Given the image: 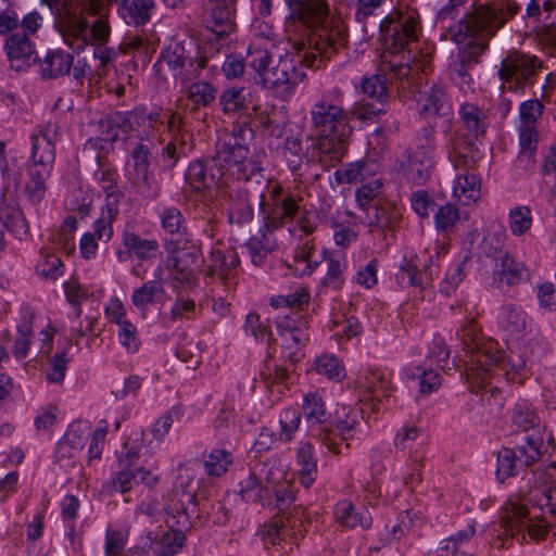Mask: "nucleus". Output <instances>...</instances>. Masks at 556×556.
<instances>
[{"label":"nucleus","mask_w":556,"mask_h":556,"mask_svg":"<svg viewBox=\"0 0 556 556\" xmlns=\"http://www.w3.org/2000/svg\"><path fill=\"white\" fill-rule=\"evenodd\" d=\"M416 371H412L407 374L408 378L415 379L419 378V392L422 394H429L434 392L441 386V377L433 369H421L420 367L416 368Z\"/></svg>","instance_id":"obj_59"},{"label":"nucleus","mask_w":556,"mask_h":556,"mask_svg":"<svg viewBox=\"0 0 556 556\" xmlns=\"http://www.w3.org/2000/svg\"><path fill=\"white\" fill-rule=\"evenodd\" d=\"M544 105L538 99H530L519 106L520 124L518 127L519 139L530 142L531 138L538 137V121L543 114Z\"/></svg>","instance_id":"obj_30"},{"label":"nucleus","mask_w":556,"mask_h":556,"mask_svg":"<svg viewBox=\"0 0 556 556\" xmlns=\"http://www.w3.org/2000/svg\"><path fill=\"white\" fill-rule=\"evenodd\" d=\"M165 249L168 252L165 265L167 269L176 271V279L182 282H190L194 275L193 268L198 265L201 253L197 247H178L175 242H166Z\"/></svg>","instance_id":"obj_18"},{"label":"nucleus","mask_w":556,"mask_h":556,"mask_svg":"<svg viewBox=\"0 0 556 556\" xmlns=\"http://www.w3.org/2000/svg\"><path fill=\"white\" fill-rule=\"evenodd\" d=\"M162 276L163 268L159 266L154 273L155 279L146 281L132 291L131 303L134 306L140 311H146L149 305L163 301L165 288Z\"/></svg>","instance_id":"obj_29"},{"label":"nucleus","mask_w":556,"mask_h":556,"mask_svg":"<svg viewBox=\"0 0 556 556\" xmlns=\"http://www.w3.org/2000/svg\"><path fill=\"white\" fill-rule=\"evenodd\" d=\"M459 116L465 127L475 138H478L485 132V114L476 104H463L459 109Z\"/></svg>","instance_id":"obj_43"},{"label":"nucleus","mask_w":556,"mask_h":556,"mask_svg":"<svg viewBox=\"0 0 556 556\" xmlns=\"http://www.w3.org/2000/svg\"><path fill=\"white\" fill-rule=\"evenodd\" d=\"M299 212L296 201L291 197L281 200H275L273 204H268L263 199L261 214L264 219V229L266 232H273L277 228L283 226L291 220Z\"/></svg>","instance_id":"obj_25"},{"label":"nucleus","mask_w":556,"mask_h":556,"mask_svg":"<svg viewBox=\"0 0 556 556\" xmlns=\"http://www.w3.org/2000/svg\"><path fill=\"white\" fill-rule=\"evenodd\" d=\"M222 176L219 168H208L204 160L191 162L186 170L185 180L187 186L197 193H204L218 184Z\"/></svg>","instance_id":"obj_27"},{"label":"nucleus","mask_w":556,"mask_h":556,"mask_svg":"<svg viewBox=\"0 0 556 556\" xmlns=\"http://www.w3.org/2000/svg\"><path fill=\"white\" fill-rule=\"evenodd\" d=\"M358 387L366 391L364 400L380 402L381 396H389L390 382L380 370H371L357 380Z\"/></svg>","instance_id":"obj_35"},{"label":"nucleus","mask_w":556,"mask_h":556,"mask_svg":"<svg viewBox=\"0 0 556 556\" xmlns=\"http://www.w3.org/2000/svg\"><path fill=\"white\" fill-rule=\"evenodd\" d=\"M355 200L363 211H368L374 204L386 200L384 182L381 178L363 184L355 191Z\"/></svg>","instance_id":"obj_39"},{"label":"nucleus","mask_w":556,"mask_h":556,"mask_svg":"<svg viewBox=\"0 0 556 556\" xmlns=\"http://www.w3.org/2000/svg\"><path fill=\"white\" fill-rule=\"evenodd\" d=\"M309 301V293L306 288L300 287L293 293L279 295L271 299V305L275 307H296L302 308Z\"/></svg>","instance_id":"obj_62"},{"label":"nucleus","mask_w":556,"mask_h":556,"mask_svg":"<svg viewBox=\"0 0 556 556\" xmlns=\"http://www.w3.org/2000/svg\"><path fill=\"white\" fill-rule=\"evenodd\" d=\"M380 29L387 49L399 53L410 42L417 41L420 33L419 15L410 9L392 12L382 20Z\"/></svg>","instance_id":"obj_8"},{"label":"nucleus","mask_w":556,"mask_h":556,"mask_svg":"<svg viewBox=\"0 0 556 556\" xmlns=\"http://www.w3.org/2000/svg\"><path fill=\"white\" fill-rule=\"evenodd\" d=\"M31 153L27 166L28 180L25 191L33 203H39L47 191V179L54 167L58 127L48 124L31 136Z\"/></svg>","instance_id":"obj_5"},{"label":"nucleus","mask_w":556,"mask_h":556,"mask_svg":"<svg viewBox=\"0 0 556 556\" xmlns=\"http://www.w3.org/2000/svg\"><path fill=\"white\" fill-rule=\"evenodd\" d=\"M327 273L323 279L325 287L339 290L344 283L345 263L342 260L329 257L326 260Z\"/></svg>","instance_id":"obj_55"},{"label":"nucleus","mask_w":556,"mask_h":556,"mask_svg":"<svg viewBox=\"0 0 556 556\" xmlns=\"http://www.w3.org/2000/svg\"><path fill=\"white\" fill-rule=\"evenodd\" d=\"M505 233L503 231H494L488 232L481 243L479 244L480 255H484L486 257H495L497 260L498 256H502L505 252H503Z\"/></svg>","instance_id":"obj_56"},{"label":"nucleus","mask_w":556,"mask_h":556,"mask_svg":"<svg viewBox=\"0 0 556 556\" xmlns=\"http://www.w3.org/2000/svg\"><path fill=\"white\" fill-rule=\"evenodd\" d=\"M349 42L348 29L340 21L328 23L313 30L309 46L320 59L330 60L333 55L345 49Z\"/></svg>","instance_id":"obj_13"},{"label":"nucleus","mask_w":556,"mask_h":556,"mask_svg":"<svg viewBox=\"0 0 556 556\" xmlns=\"http://www.w3.org/2000/svg\"><path fill=\"white\" fill-rule=\"evenodd\" d=\"M41 256L42 260L36 266V270L40 276L51 280L62 276L63 263L55 254L42 251Z\"/></svg>","instance_id":"obj_54"},{"label":"nucleus","mask_w":556,"mask_h":556,"mask_svg":"<svg viewBox=\"0 0 556 556\" xmlns=\"http://www.w3.org/2000/svg\"><path fill=\"white\" fill-rule=\"evenodd\" d=\"M303 412L306 420L311 422V435L317 438L329 451H334L337 433L328 426H321L326 417V408L321 396L308 393L304 396Z\"/></svg>","instance_id":"obj_16"},{"label":"nucleus","mask_w":556,"mask_h":556,"mask_svg":"<svg viewBox=\"0 0 556 556\" xmlns=\"http://www.w3.org/2000/svg\"><path fill=\"white\" fill-rule=\"evenodd\" d=\"M513 421L518 428L527 431L538 426L540 420L536 413L531 407L518 403L514 408Z\"/></svg>","instance_id":"obj_63"},{"label":"nucleus","mask_w":556,"mask_h":556,"mask_svg":"<svg viewBox=\"0 0 556 556\" xmlns=\"http://www.w3.org/2000/svg\"><path fill=\"white\" fill-rule=\"evenodd\" d=\"M389 64L390 62H383L379 68V73L363 78L362 89L368 97V100L364 101L362 106L357 110L359 118L371 119L374 116L387 112L389 100L388 88L389 86L391 87Z\"/></svg>","instance_id":"obj_11"},{"label":"nucleus","mask_w":556,"mask_h":556,"mask_svg":"<svg viewBox=\"0 0 556 556\" xmlns=\"http://www.w3.org/2000/svg\"><path fill=\"white\" fill-rule=\"evenodd\" d=\"M0 220L15 237L22 238L28 233L25 216L15 204H3L0 206Z\"/></svg>","instance_id":"obj_42"},{"label":"nucleus","mask_w":556,"mask_h":556,"mask_svg":"<svg viewBox=\"0 0 556 556\" xmlns=\"http://www.w3.org/2000/svg\"><path fill=\"white\" fill-rule=\"evenodd\" d=\"M5 51L11 68L16 72L26 71L38 60L34 43L24 33L12 34L5 41Z\"/></svg>","instance_id":"obj_23"},{"label":"nucleus","mask_w":556,"mask_h":556,"mask_svg":"<svg viewBox=\"0 0 556 556\" xmlns=\"http://www.w3.org/2000/svg\"><path fill=\"white\" fill-rule=\"evenodd\" d=\"M142 116L137 112L127 113H114L106 118L109 126V134L111 139L117 140L121 135H126L135 128L136 125H140Z\"/></svg>","instance_id":"obj_44"},{"label":"nucleus","mask_w":556,"mask_h":556,"mask_svg":"<svg viewBox=\"0 0 556 556\" xmlns=\"http://www.w3.org/2000/svg\"><path fill=\"white\" fill-rule=\"evenodd\" d=\"M358 412L342 407L341 412H336V427L332 430L337 433L334 451H330L333 454L341 453L339 445L342 441H346L352 438L351 432L357 424Z\"/></svg>","instance_id":"obj_40"},{"label":"nucleus","mask_w":556,"mask_h":556,"mask_svg":"<svg viewBox=\"0 0 556 556\" xmlns=\"http://www.w3.org/2000/svg\"><path fill=\"white\" fill-rule=\"evenodd\" d=\"M481 181L475 174L459 173L453 186V192L464 204L475 202L480 198Z\"/></svg>","instance_id":"obj_37"},{"label":"nucleus","mask_w":556,"mask_h":556,"mask_svg":"<svg viewBox=\"0 0 556 556\" xmlns=\"http://www.w3.org/2000/svg\"><path fill=\"white\" fill-rule=\"evenodd\" d=\"M367 218L371 231H374V228L394 230L400 218V212L386 199L381 203L369 207Z\"/></svg>","instance_id":"obj_33"},{"label":"nucleus","mask_w":556,"mask_h":556,"mask_svg":"<svg viewBox=\"0 0 556 556\" xmlns=\"http://www.w3.org/2000/svg\"><path fill=\"white\" fill-rule=\"evenodd\" d=\"M248 96L245 88H229L219 97V104L224 113H235L245 108Z\"/></svg>","instance_id":"obj_52"},{"label":"nucleus","mask_w":556,"mask_h":556,"mask_svg":"<svg viewBox=\"0 0 556 556\" xmlns=\"http://www.w3.org/2000/svg\"><path fill=\"white\" fill-rule=\"evenodd\" d=\"M154 144L139 142L130 152L127 163V180L130 189L144 198H156L161 187L150 169Z\"/></svg>","instance_id":"obj_7"},{"label":"nucleus","mask_w":556,"mask_h":556,"mask_svg":"<svg viewBox=\"0 0 556 556\" xmlns=\"http://www.w3.org/2000/svg\"><path fill=\"white\" fill-rule=\"evenodd\" d=\"M548 528V525L535 522L532 517H529V510L523 504L511 502L503 508L498 528L495 530L498 532L500 540L516 538L517 541L522 542L526 532L532 539L540 540L547 534Z\"/></svg>","instance_id":"obj_9"},{"label":"nucleus","mask_w":556,"mask_h":556,"mask_svg":"<svg viewBox=\"0 0 556 556\" xmlns=\"http://www.w3.org/2000/svg\"><path fill=\"white\" fill-rule=\"evenodd\" d=\"M316 55H301L289 51L281 53L275 48L251 47L245 62L255 73V84L268 90L289 92L305 79L304 66H314Z\"/></svg>","instance_id":"obj_1"},{"label":"nucleus","mask_w":556,"mask_h":556,"mask_svg":"<svg viewBox=\"0 0 556 556\" xmlns=\"http://www.w3.org/2000/svg\"><path fill=\"white\" fill-rule=\"evenodd\" d=\"M236 2L237 0H208L204 22L219 38L233 30Z\"/></svg>","instance_id":"obj_21"},{"label":"nucleus","mask_w":556,"mask_h":556,"mask_svg":"<svg viewBox=\"0 0 556 556\" xmlns=\"http://www.w3.org/2000/svg\"><path fill=\"white\" fill-rule=\"evenodd\" d=\"M532 225L531 211L528 206H519L509 212V228L515 236L526 233Z\"/></svg>","instance_id":"obj_57"},{"label":"nucleus","mask_w":556,"mask_h":556,"mask_svg":"<svg viewBox=\"0 0 556 556\" xmlns=\"http://www.w3.org/2000/svg\"><path fill=\"white\" fill-rule=\"evenodd\" d=\"M391 78V87H395L397 93L403 97L414 98L421 93L424 77L417 68H413L408 63L395 64L390 62L388 65Z\"/></svg>","instance_id":"obj_24"},{"label":"nucleus","mask_w":556,"mask_h":556,"mask_svg":"<svg viewBox=\"0 0 556 556\" xmlns=\"http://www.w3.org/2000/svg\"><path fill=\"white\" fill-rule=\"evenodd\" d=\"M262 533L266 544L270 543L271 545H276L280 540H285L287 536L291 535L292 531L281 517L274 519L271 523L265 526Z\"/></svg>","instance_id":"obj_61"},{"label":"nucleus","mask_w":556,"mask_h":556,"mask_svg":"<svg viewBox=\"0 0 556 556\" xmlns=\"http://www.w3.org/2000/svg\"><path fill=\"white\" fill-rule=\"evenodd\" d=\"M516 453L510 448H503L497 453L496 477L500 482L516 475Z\"/></svg>","instance_id":"obj_58"},{"label":"nucleus","mask_w":556,"mask_h":556,"mask_svg":"<svg viewBox=\"0 0 556 556\" xmlns=\"http://www.w3.org/2000/svg\"><path fill=\"white\" fill-rule=\"evenodd\" d=\"M244 184L237 189H231L227 193L229 202V218L236 219L238 224L248 223L253 217V205L257 204L260 207L263 205L265 199L266 182L257 181L255 186L251 181V177L243 178Z\"/></svg>","instance_id":"obj_12"},{"label":"nucleus","mask_w":556,"mask_h":556,"mask_svg":"<svg viewBox=\"0 0 556 556\" xmlns=\"http://www.w3.org/2000/svg\"><path fill=\"white\" fill-rule=\"evenodd\" d=\"M448 155L455 168L472 169L481 159V152L475 141L455 134L450 141Z\"/></svg>","instance_id":"obj_26"},{"label":"nucleus","mask_w":556,"mask_h":556,"mask_svg":"<svg viewBox=\"0 0 556 556\" xmlns=\"http://www.w3.org/2000/svg\"><path fill=\"white\" fill-rule=\"evenodd\" d=\"M154 10V0H123L121 14L127 24L139 26L150 21Z\"/></svg>","instance_id":"obj_34"},{"label":"nucleus","mask_w":556,"mask_h":556,"mask_svg":"<svg viewBox=\"0 0 556 556\" xmlns=\"http://www.w3.org/2000/svg\"><path fill=\"white\" fill-rule=\"evenodd\" d=\"M473 21L469 18V22H463L459 30L454 34V42L459 46V51L457 60L450 65V75L463 90L471 88L472 78L469 73L471 65L479 63V58L484 53L489 40L494 36L493 29L488 30L482 37L468 39Z\"/></svg>","instance_id":"obj_6"},{"label":"nucleus","mask_w":556,"mask_h":556,"mask_svg":"<svg viewBox=\"0 0 556 556\" xmlns=\"http://www.w3.org/2000/svg\"><path fill=\"white\" fill-rule=\"evenodd\" d=\"M457 334L481 368L484 364H493L498 359L497 342L492 339L484 340L475 319H468Z\"/></svg>","instance_id":"obj_15"},{"label":"nucleus","mask_w":556,"mask_h":556,"mask_svg":"<svg viewBox=\"0 0 556 556\" xmlns=\"http://www.w3.org/2000/svg\"><path fill=\"white\" fill-rule=\"evenodd\" d=\"M542 67L541 61L535 55L513 52L502 60L498 76L509 91H523L531 86Z\"/></svg>","instance_id":"obj_10"},{"label":"nucleus","mask_w":556,"mask_h":556,"mask_svg":"<svg viewBox=\"0 0 556 556\" xmlns=\"http://www.w3.org/2000/svg\"><path fill=\"white\" fill-rule=\"evenodd\" d=\"M528 359L522 354H516L510 352L509 355L504 357L503 352L498 349V359L493 364H484L481 369L485 374H492L493 371H502L503 375H507L509 369L515 372H520L526 368Z\"/></svg>","instance_id":"obj_45"},{"label":"nucleus","mask_w":556,"mask_h":556,"mask_svg":"<svg viewBox=\"0 0 556 556\" xmlns=\"http://www.w3.org/2000/svg\"><path fill=\"white\" fill-rule=\"evenodd\" d=\"M264 492H267V489L262 484L255 471L249 470L243 475L239 482V494L243 501L258 502Z\"/></svg>","instance_id":"obj_47"},{"label":"nucleus","mask_w":556,"mask_h":556,"mask_svg":"<svg viewBox=\"0 0 556 556\" xmlns=\"http://www.w3.org/2000/svg\"><path fill=\"white\" fill-rule=\"evenodd\" d=\"M114 198V202L108 201L105 204V208L102 211L101 217L98 218L93 225V232L98 241H109L112 237V222L116 217L118 210L116 205V198Z\"/></svg>","instance_id":"obj_46"},{"label":"nucleus","mask_w":556,"mask_h":556,"mask_svg":"<svg viewBox=\"0 0 556 556\" xmlns=\"http://www.w3.org/2000/svg\"><path fill=\"white\" fill-rule=\"evenodd\" d=\"M312 139L309 141L312 142ZM285 150L290 154V156H287V161L289 164V167L292 169L294 174L302 175L299 173L301 169V165L303 163V160H305L306 164L314 163L316 161L324 163L327 162L329 159L328 156L323 155L321 161L318 156L314 161L308 162L306 159V155L311 156L313 154V148L312 143L306 147V152L303 153L302 142L296 137H288L285 142Z\"/></svg>","instance_id":"obj_38"},{"label":"nucleus","mask_w":556,"mask_h":556,"mask_svg":"<svg viewBox=\"0 0 556 556\" xmlns=\"http://www.w3.org/2000/svg\"><path fill=\"white\" fill-rule=\"evenodd\" d=\"M392 0H356L355 5V20L358 23L366 24L370 17L378 15L379 11L391 5Z\"/></svg>","instance_id":"obj_53"},{"label":"nucleus","mask_w":556,"mask_h":556,"mask_svg":"<svg viewBox=\"0 0 556 556\" xmlns=\"http://www.w3.org/2000/svg\"><path fill=\"white\" fill-rule=\"evenodd\" d=\"M494 275L501 283L506 286H516L527 277V269L523 264L518 262L508 252L497 257L494 267Z\"/></svg>","instance_id":"obj_32"},{"label":"nucleus","mask_w":556,"mask_h":556,"mask_svg":"<svg viewBox=\"0 0 556 556\" xmlns=\"http://www.w3.org/2000/svg\"><path fill=\"white\" fill-rule=\"evenodd\" d=\"M301 414L295 408H286L280 413L279 424L281 428L280 439L290 441L294 432L299 429Z\"/></svg>","instance_id":"obj_60"},{"label":"nucleus","mask_w":556,"mask_h":556,"mask_svg":"<svg viewBox=\"0 0 556 556\" xmlns=\"http://www.w3.org/2000/svg\"><path fill=\"white\" fill-rule=\"evenodd\" d=\"M316 371L330 379L340 380L344 377V369L340 365L339 359L334 356H321L316 361Z\"/></svg>","instance_id":"obj_64"},{"label":"nucleus","mask_w":556,"mask_h":556,"mask_svg":"<svg viewBox=\"0 0 556 556\" xmlns=\"http://www.w3.org/2000/svg\"><path fill=\"white\" fill-rule=\"evenodd\" d=\"M185 540L186 538L181 530L165 531L161 539L155 542L159 546L156 552L161 556H173L181 549Z\"/></svg>","instance_id":"obj_51"},{"label":"nucleus","mask_w":556,"mask_h":556,"mask_svg":"<svg viewBox=\"0 0 556 556\" xmlns=\"http://www.w3.org/2000/svg\"><path fill=\"white\" fill-rule=\"evenodd\" d=\"M311 117L314 127L320 129V132L316 139H312L313 154L306 155L307 161H314L316 156L321 161L325 155L331 162H339L346 152L352 130L348 112L323 99L313 105Z\"/></svg>","instance_id":"obj_3"},{"label":"nucleus","mask_w":556,"mask_h":556,"mask_svg":"<svg viewBox=\"0 0 556 556\" xmlns=\"http://www.w3.org/2000/svg\"><path fill=\"white\" fill-rule=\"evenodd\" d=\"M445 91L437 86L426 93L421 111L429 115H445L448 111Z\"/></svg>","instance_id":"obj_48"},{"label":"nucleus","mask_w":556,"mask_h":556,"mask_svg":"<svg viewBox=\"0 0 556 556\" xmlns=\"http://www.w3.org/2000/svg\"><path fill=\"white\" fill-rule=\"evenodd\" d=\"M217 96V89L207 81H195L188 86L187 97L195 105L207 106Z\"/></svg>","instance_id":"obj_49"},{"label":"nucleus","mask_w":556,"mask_h":556,"mask_svg":"<svg viewBox=\"0 0 556 556\" xmlns=\"http://www.w3.org/2000/svg\"><path fill=\"white\" fill-rule=\"evenodd\" d=\"M123 244L142 261L152 260L159 252L156 240L143 239L134 232H124Z\"/></svg>","instance_id":"obj_41"},{"label":"nucleus","mask_w":556,"mask_h":556,"mask_svg":"<svg viewBox=\"0 0 556 556\" xmlns=\"http://www.w3.org/2000/svg\"><path fill=\"white\" fill-rule=\"evenodd\" d=\"M296 463L300 467V480L303 486L309 488L317 473V459L314 455V447L311 443H303L296 451Z\"/></svg>","instance_id":"obj_36"},{"label":"nucleus","mask_w":556,"mask_h":556,"mask_svg":"<svg viewBox=\"0 0 556 556\" xmlns=\"http://www.w3.org/2000/svg\"><path fill=\"white\" fill-rule=\"evenodd\" d=\"M528 481L532 483V490L528 491L529 501H536L540 506L546 505L552 513L556 509V468L554 466L545 469L531 470L527 473Z\"/></svg>","instance_id":"obj_19"},{"label":"nucleus","mask_w":556,"mask_h":556,"mask_svg":"<svg viewBox=\"0 0 556 556\" xmlns=\"http://www.w3.org/2000/svg\"><path fill=\"white\" fill-rule=\"evenodd\" d=\"M54 16V26L64 42L73 50L83 51L92 43L104 45L111 34L109 22L99 16L91 24L78 14L73 0H40Z\"/></svg>","instance_id":"obj_4"},{"label":"nucleus","mask_w":556,"mask_h":556,"mask_svg":"<svg viewBox=\"0 0 556 556\" xmlns=\"http://www.w3.org/2000/svg\"><path fill=\"white\" fill-rule=\"evenodd\" d=\"M278 328V338L274 339V344L280 346L285 361L295 365L304 356L302 348L308 341V334L302 327L293 326L289 320Z\"/></svg>","instance_id":"obj_20"},{"label":"nucleus","mask_w":556,"mask_h":556,"mask_svg":"<svg viewBox=\"0 0 556 556\" xmlns=\"http://www.w3.org/2000/svg\"><path fill=\"white\" fill-rule=\"evenodd\" d=\"M248 155L249 149L240 142L237 137L219 138L216 143L215 155L213 162L220 169L226 167L232 169V174L237 176L238 180L249 178L248 169Z\"/></svg>","instance_id":"obj_14"},{"label":"nucleus","mask_w":556,"mask_h":556,"mask_svg":"<svg viewBox=\"0 0 556 556\" xmlns=\"http://www.w3.org/2000/svg\"><path fill=\"white\" fill-rule=\"evenodd\" d=\"M285 2L290 11V17L313 30L330 21V8L326 0H285Z\"/></svg>","instance_id":"obj_17"},{"label":"nucleus","mask_w":556,"mask_h":556,"mask_svg":"<svg viewBox=\"0 0 556 556\" xmlns=\"http://www.w3.org/2000/svg\"><path fill=\"white\" fill-rule=\"evenodd\" d=\"M336 518L342 526L351 529L359 527L363 530L369 529L372 518L365 507L355 508L350 501H341L336 506Z\"/></svg>","instance_id":"obj_31"},{"label":"nucleus","mask_w":556,"mask_h":556,"mask_svg":"<svg viewBox=\"0 0 556 556\" xmlns=\"http://www.w3.org/2000/svg\"><path fill=\"white\" fill-rule=\"evenodd\" d=\"M240 264L237 252L232 249L222 251L219 249L211 252L210 264L206 275L217 278L227 288L237 285L238 266Z\"/></svg>","instance_id":"obj_22"},{"label":"nucleus","mask_w":556,"mask_h":556,"mask_svg":"<svg viewBox=\"0 0 556 556\" xmlns=\"http://www.w3.org/2000/svg\"><path fill=\"white\" fill-rule=\"evenodd\" d=\"M402 170L406 178L416 185H424L430 177V169L432 166L428 165V159L422 161H414L405 157L401 164Z\"/></svg>","instance_id":"obj_50"},{"label":"nucleus","mask_w":556,"mask_h":556,"mask_svg":"<svg viewBox=\"0 0 556 556\" xmlns=\"http://www.w3.org/2000/svg\"><path fill=\"white\" fill-rule=\"evenodd\" d=\"M466 2L467 0H448L437 14V24L448 31L453 41L454 34L459 30V26L465 20H475L468 39L478 38L486 34L488 30L494 29L495 34L520 10L516 0H494L489 4L479 5L463 13Z\"/></svg>","instance_id":"obj_2"},{"label":"nucleus","mask_w":556,"mask_h":556,"mask_svg":"<svg viewBox=\"0 0 556 556\" xmlns=\"http://www.w3.org/2000/svg\"><path fill=\"white\" fill-rule=\"evenodd\" d=\"M74 56L62 49H50L42 58L38 56L39 73L43 79H55L70 73Z\"/></svg>","instance_id":"obj_28"}]
</instances>
